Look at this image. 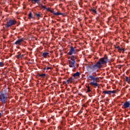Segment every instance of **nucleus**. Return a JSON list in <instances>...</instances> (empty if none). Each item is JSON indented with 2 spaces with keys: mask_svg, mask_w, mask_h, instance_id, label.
Returning <instances> with one entry per match:
<instances>
[{
  "mask_svg": "<svg viewBox=\"0 0 130 130\" xmlns=\"http://www.w3.org/2000/svg\"><path fill=\"white\" fill-rule=\"evenodd\" d=\"M28 19H29L30 20H31V19H33V16H32V13H29L28 14Z\"/></svg>",
  "mask_w": 130,
  "mask_h": 130,
  "instance_id": "nucleus-18",
  "label": "nucleus"
},
{
  "mask_svg": "<svg viewBox=\"0 0 130 130\" xmlns=\"http://www.w3.org/2000/svg\"><path fill=\"white\" fill-rule=\"evenodd\" d=\"M17 24V21L15 20L10 19L5 24L6 28H9L11 26H14V25H16Z\"/></svg>",
  "mask_w": 130,
  "mask_h": 130,
  "instance_id": "nucleus-5",
  "label": "nucleus"
},
{
  "mask_svg": "<svg viewBox=\"0 0 130 130\" xmlns=\"http://www.w3.org/2000/svg\"><path fill=\"white\" fill-rule=\"evenodd\" d=\"M42 8H43V9H46V7H45V6H43V5H41Z\"/></svg>",
  "mask_w": 130,
  "mask_h": 130,
  "instance_id": "nucleus-27",
  "label": "nucleus"
},
{
  "mask_svg": "<svg viewBox=\"0 0 130 130\" xmlns=\"http://www.w3.org/2000/svg\"><path fill=\"white\" fill-rule=\"evenodd\" d=\"M62 84H63V85H67V82H66V81H63V82H62Z\"/></svg>",
  "mask_w": 130,
  "mask_h": 130,
  "instance_id": "nucleus-25",
  "label": "nucleus"
},
{
  "mask_svg": "<svg viewBox=\"0 0 130 130\" xmlns=\"http://www.w3.org/2000/svg\"><path fill=\"white\" fill-rule=\"evenodd\" d=\"M86 88H87V92L89 93V92H91V89H90V86L89 85L86 86Z\"/></svg>",
  "mask_w": 130,
  "mask_h": 130,
  "instance_id": "nucleus-21",
  "label": "nucleus"
},
{
  "mask_svg": "<svg viewBox=\"0 0 130 130\" xmlns=\"http://www.w3.org/2000/svg\"><path fill=\"white\" fill-rule=\"evenodd\" d=\"M80 75L81 73H80L79 72H77L73 75V77L74 78H76V77H80Z\"/></svg>",
  "mask_w": 130,
  "mask_h": 130,
  "instance_id": "nucleus-13",
  "label": "nucleus"
},
{
  "mask_svg": "<svg viewBox=\"0 0 130 130\" xmlns=\"http://www.w3.org/2000/svg\"><path fill=\"white\" fill-rule=\"evenodd\" d=\"M4 62H0V67H4Z\"/></svg>",
  "mask_w": 130,
  "mask_h": 130,
  "instance_id": "nucleus-24",
  "label": "nucleus"
},
{
  "mask_svg": "<svg viewBox=\"0 0 130 130\" xmlns=\"http://www.w3.org/2000/svg\"><path fill=\"white\" fill-rule=\"evenodd\" d=\"M8 96H7V93L4 92L3 91L0 92V101L3 104H6Z\"/></svg>",
  "mask_w": 130,
  "mask_h": 130,
  "instance_id": "nucleus-4",
  "label": "nucleus"
},
{
  "mask_svg": "<svg viewBox=\"0 0 130 130\" xmlns=\"http://www.w3.org/2000/svg\"><path fill=\"white\" fill-rule=\"evenodd\" d=\"M77 52L73 47H71L69 50V52L67 53L68 55H72V54H76Z\"/></svg>",
  "mask_w": 130,
  "mask_h": 130,
  "instance_id": "nucleus-6",
  "label": "nucleus"
},
{
  "mask_svg": "<svg viewBox=\"0 0 130 130\" xmlns=\"http://www.w3.org/2000/svg\"><path fill=\"white\" fill-rule=\"evenodd\" d=\"M89 11L91 12V14H97V11H96V9L95 8H91Z\"/></svg>",
  "mask_w": 130,
  "mask_h": 130,
  "instance_id": "nucleus-11",
  "label": "nucleus"
},
{
  "mask_svg": "<svg viewBox=\"0 0 130 130\" xmlns=\"http://www.w3.org/2000/svg\"><path fill=\"white\" fill-rule=\"evenodd\" d=\"M45 10L48 11V12H50V13H52V14H53L55 16H58L59 15H62V13H59L58 12H54V11L51 10L50 8H45Z\"/></svg>",
  "mask_w": 130,
  "mask_h": 130,
  "instance_id": "nucleus-7",
  "label": "nucleus"
},
{
  "mask_svg": "<svg viewBox=\"0 0 130 130\" xmlns=\"http://www.w3.org/2000/svg\"><path fill=\"white\" fill-rule=\"evenodd\" d=\"M39 77H41V78H44L45 77H46V74H39Z\"/></svg>",
  "mask_w": 130,
  "mask_h": 130,
  "instance_id": "nucleus-15",
  "label": "nucleus"
},
{
  "mask_svg": "<svg viewBox=\"0 0 130 130\" xmlns=\"http://www.w3.org/2000/svg\"><path fill=\"white\" fill-rule=\"evenodd\" d=\"M68 80L70 81V83H73V82H74V78H73V77H70L69 78Z\"/></svg>",
  "mask_w": 130,
  "mask_h": 130,
  "instance_id": "nucleus-19",
  "label": "nucleus"
},
{
  "mask_svg": "<svg viewBox=\"0 0 130 130\" xmlns=\"http://www.w3.org/2000/svg\"><path fill=\"white\" fill-rule=\"evenodd\" d=\"M36 16L38 18V20H39V18H42V16H41V14L39 13H36Z\"/></svg>",
  "mask_w": 130,
  "mask_h": 130,
  "instance_id": "nucleus-17",
  "label": "nucleus"
},
{
  "mask_svg": "<svg viewBox=\"0 0 130 130\" xmlns=\"http://www.w3.org/2000/svg\"><path fill=\"white\" fill-rule=\"evenodd\" d=\"M125 78L126 82H127L128 83L130 82V77H126Z\"/></svg>",
  "mask_w": 130,
  "mask_h": 130,
  "instance_id": "nucleus-20",
  "label": "nucleus"
},
{
  "mask_svg": "<svg viewBox=\"0 0 130 130\" xmlns=\"http://www.w3.org/2000/svg\"><path fill=\"white\" fill-rule=\"evenodd\" d=\"M116 93V90L111 91V94H115Z\"/></svg>",
  "mask_w": 130,
  "mask_h": 130,
  "instance_id": "nucleus-23",
  "label": "nucleus"
},
{
  "mask_svg": "<svg viewBox=\"0 0 130 130\" xmlns=\"http://www.w3.org/2000/svg\"><path fill=\"white\" fill-rule=\"evenodd\" d=\"M75 63H76L75 56L72 55L68 58V64L70 68H72V69L75 70V69H76V65H75Z\"/></svg>",
  "mask_w": 130,
  "mask_h": 130,
  "instance_id": "nucleus-3",
  "label": "nucleus"
},
{
  "mask_svg": "<svg viewBox=\"0 0 130 130\" xmlns=\"http://www.w3.org/2000/svg\"><path fill=\"white\" fill-rule=\"evenodd\" d=\"M69 83H71V82L69 80V79L66 81V84L68 85Z\"/></svg>",
  "mask_w": 130,
  "mask_h": 130,
  "instance_id": "nucleus-26",
  "label": "nucleus"
},
{
  "mask_svg": "<svg viewBox=\"0 0 130 130\" xmlns=\"http://www.w3.org/2000/svg\"><path fill=\"white\" fill-rule=\"evenodd\" d=\"M2 113H0V117L1 116H2Z\"/></svg>",
  "mask_w": 130,
  "mask_h": 130,
  "instance_id": "nucleus-29",
  "label": "nucleus"
},
{
  "mask_svg": "<svg viewBox=\"0 0 130 130\" xmlns=\"http://www.w3.org/2000/svg\"><path fill=\"white\" fill-rule=\"evenodd\" d=\"M44 70L45 71L46 70L47 71H48V70H50V68L49 67H45L44 68Z\"/></svg>",
  "mask_w": 130,
  "mask_h": 130,
  "instance_id": "nucleus-22",
  "label": "nucleus"
},
{
  "mask_svg": "<svg viewBox=\"0 0 130 130\" xmlns=\"http://www.w3.org/2000/svg\"><path fill=\"white\" fill-rule=\"evenodd\" d=\"M88 80L89 81H91V82L90 83V85L92 86V87H98L99 86V83L100 82V78L99 77H96L94 75H89L87 77Z\"/></svg>",
  "mask_w": 130,
  "mask_h": 130,
  "instance_id": "nucleus-2",
  "label": "nucleus"
},
{
  "mask_svg": "<svg viewBox=\"0 0 130 130\" xmlns=\"http://www.w3.org/2000/svg\"><path fill=\"white\" fill-rule=\"evenodd\" d=\"M42 56H43L45 58H47V56L49 57V53L44 52L42 53Z\"/></svg>",
  "mask_w": 130,
  "mask_h": 130,
  "instance_id": "nucleus-10",
  "label": "nucleus"
},
{
  "mask_svg": "<svg viewBox=\"0 0 130 130\" xmlns=\"http://www.w3.org/2000/svg\"><path fill=\"white\" fill-rule=\"evenodd\" d=\"M23 42H24L23 38L19 39L17 41H16L14 43V44H15L16 45L19 46V45H21L22 44V43H23Z\"/></svg>",
  "mask_w": 130,
  "mask_h": 130,
  "instance_id": "nucleus-8",
  "label": "nucleus"
},
{
  "mask_svg": "<svg viewBox=\"0 0 130 130\" xmlns=\"http://www.w3.org/2000/svg\"><path fill=\"white\" fill-rule=\"evenodd\" d=\"M30 2L32 3V4L35 5L36 4H39V2H40V0H30Z\"/></svg>",
  "mask_w": 130,
  "mask_h": 130,
  "instance_id": "nucleus-12",
  "label": "nucleus"
},
{
  "mask_svg": "<svg viewBox=\"0 0 130 130\" xmlns=\"http://www.w3.org/2000/svg\"><path fill=\"white\" fill-rule=\"evenodd\" d=\"M108 62V58L107 56H105L100 58L95 65L92 66L93 70H97V69H101L104 64H106Z\"/></svg>",
  "mask_w": 130,
  "mask_h": 130,
  "instance_id": "nucleus-1",
  "label": "nucleus"
},
{
  "mask_svg": "<svg viewBox=\"0 0 130 130\" xmlns=\"http://www.w3.org/2000/svg\"><path fill=\"white\" fill-rule=\"evenodd\" d=\"M129 106H130V102L126 101L124 103L123 107L124 109H125L126 108H128V107H129Z\"/></svg>",
  "mask_w": 130,
  "mask_h": 130,
  "instance_id": "nucleus-9",
  "label": "nucleus"
},
{
  "mask_svg": "<svg viewBox=\"0 0 130 130\" xmlns=\"http://www.w3.org/2000/svg\"><path fill=\"white\" fill-rule=\"evenodd\" d=\"M111 90H104L103 91V93H104V94H111Z\"/></svg>",
  "mask_w": 130,
  "mask_h": 130,
  "instance_id": "nucleus-14",
  "label": "nucleus"
},
{
  "mask_svg": "<svg viewBox=\"0 0 130 130\" xmlns=\"http://www.w3.org/2000/svg\"><path fill=\"white\" fill-rule=\"evenodd\" d=\"M115 48H116L117 49H118L119 52H121V48H120V47H119V46H118L117 47L115 46Z\"/></svg>",
  "mask_w": 130,
  "mask_h": 130,
  "instance_id": "nucleus-16",
  "label": "nucleus"
},
{
  "mask_svg": "<svg viewBox=\"0 0 130 130\" xmlns=\"http://www.w3.org/2000/svg\"><path fill=\"white\" fill-rule=\"evenodd\" d=\"M124 48H121V51H123V52H124Z\"/></svg>",
  "mask_w": 130,
  "mask_h": 130,
  "instance_id": "nucleus-28",
  "label": "nucleus"
}]
</instances>
